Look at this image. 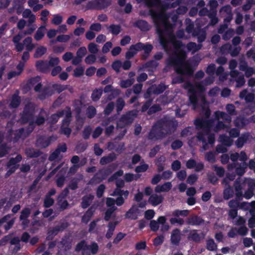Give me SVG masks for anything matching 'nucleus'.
I'll use <instances>...</instances> for the list:
<instances>
[{"label":"nucleus","instance_id":"1","mask_svg":"<svg viewBox=\"0 0 255 255\" xmlns=\"http://www.w3.org/2000/svg\"><path fill=\"white\" fill-rule=\"evenodd\" d=\"M149 13L154 23L161 45L166 53H169L172 48L168 39L169 34L172 33L171 24L168 21L166 14L163 12L151 9L149 10Z\"/></svg>","mask_w":255,"mask_h":255},{"label":"nucleus","instance_id":"2","mask_svg":"<svg viewBox=\"0 0 255 255\" xmlns=\"http://www.w3.org/2000/svg\"><path fill=\"white\" fill-rule=\"evenodd\" d=\"M186 58V54L183 50L179 53H174L166 59V67H173L178 74L191 76L194 71L190 64L185 62Z\"/></svg>","mask_w":255,"mask_h":255},{"label":"nucleus","instance_id":"3","mask_svg":"<svg viewBox=\"0 0 255 255\" xmlns=\"http://www.w3.org/2000/svg\"><path fill=\"white\" fill-rule=\"evenodd\" d=\"M214 124V120L213 119L206 120L198 118L194 121L196 128L202 129V131L201 132L204 134L205 137V135H208V143L210 144H213L215 142V135L211 133V128Z\"/></svg>","mask_w":255,"mask_h":255},{"label":"nucleus","instance_id":"4","mask_svg":"<svg viewBox=\"0 0 255 255\" xmlns=\"http://www.w3.org/2000/svg\"><path fill=\"white\" fill-rule=\"evenodd\" d=\"M99 247L97 243L93 242L88 245L84 240L81 241L76 246L75 251L76 252L81 251L82 255H96L98 253Z\"/></svg>","mask_w":255,"mask_h":255},{"label":"nucleus","instance_id":"5","mask_svg":"<svg viewBox=\"0 0 255 255\" xmlns=\"http://www.w3.org/2000/svg\"><path fill=\"white\" fill-rule=\"evenodd\" d=\"M157 125L162 128L166 135L171 134L176 130L178 123L174 119L164 118L157 121Z\"/></svg>","mask_w":255,"mask_h":255},{"label":"nucleus","instance_id":"6","mask_svg":"<svg viewBox=\"0 0 255 255\" xmlns=\"http://www.w3.org/2000/svg\"><path fill=\"white\" fill-rule=\"evenodd\" d=\"M111 3V0H91L87 2L85 9L86 10H104L110 6Z\"/></svg>","mask_w":255,"mask_h":255},{"label":"nucleus","instance_id":"7","mask_svg":"<svg viewBox=\"0 0 255 255\" xmlns=\"http://www.w3.org/2000/svg\"><path fill=\"white\" fill-rule=\"evenodd\" d=\"M137 116V112L135 110L128 111L126 114L122 115L117 121V127L123 128L126 126L132 123L134 118Z\"/></svg>","mask_w":255,"mask_h":255},{"label":"nucleus","instance_id":"8","mask_svg":"<svg viewBox=\"0 0 255 255\" xmlns=\"http://www.w3.org/2000/svg\"><path fill=\"white\" fill-rule=\"evenodd\" d=\"M35 113V107L31 103H28L24 107L20 118L22 124H26L33 118Z\"/></svg>","mask_w":255,"mask_h":255},{"label":"nucleus","instance_id":"9","mask_svg":"<svg viewBox=\"0 0 255 255\" xmlns=\"http://www.w3.org/2000/svg\"><path fill=\"white\" fill-rule=\"evenodd\" d=\"M69 226V224L67 222H62L59 225H57L51 229H49L47 232V235L46 237V240L51 241L54 237L58 235L59 232H62L64 231Z\"/></svg>","mask_w":255,"mask_h":255},{"label":"nucleus","instance_id":"10","mask_svg":"<svg viewBox=\"0 0 255 255\" xmlns=\"http://www.w3.org/2000/svg\"><path fill=\"white\" fill-rule=\"evenodd\" d=\"M166 136L162 128H159L157 122L152 126L148 133V138L150 140L161 139Z\"/></svg>","mask_w":255,"mask_h":255},{"label":"nucleus","instance_id":"11","mask_svg":"<svg viewBox=\"0 0 255 255\" xmlns=\"http://www.w3.org/2000/svg\"><path fill=\"white\" fill-rule=\"evenodd\" d=\"M51 141L52 136L47 137L44 135H40L37 138L35 145L41 148H45L51 144Z\"/></svg>","mask_w":255,"mask_h":255},{"label":"nucleus","instance_id":"12","mask_svg":"<svg viewBox=\"0 0 255 255\" xmlns=\"http://www.w3.org/2000/svg\"><path fill=\"white\" fill-rule=\"evenodd\" d=\"M35 68L37 71L42 73L46 74L50 71V67L47 60H39L36 61Z\"/></svg>","mask_w":255,"mask_h":255},{"label":"nucleus","instance_id":"13","mask_svg":"<svg viewBox=\"0 0 255 255\" xmlns=\"http://www.w3.org/2000/svg\"><path fill=\"white\" fill-rule=\"evenodd\" d=\"M205 236V235L203 232L201 233V234H198L197 230H193L189 233L188 239L189 240L198 243L204 239Z\"/></svg>","mask_w":255,"mask_h":255},{"label":"nucleus","instance_id":"14","mask_svg":"<svg viewBox=\"0 0 255 255\" xmlns=\"http://www.w3.org/2000/svg\"><path fill=\"white\" fill-rule=\"evenodd\" d=\"M140 44L137 43L130 46L129 49L126 53V58L127 59L132 58L138 51H141Z\"/></svg>","mask_w":255,"mask_h":255},{"label":"nucleus","instance_id":"15","mask_svg":"<svg viewBox=\"0 0 255 255\" xmlns=\"http://www.w3.org/2000/svg\"><path fill=\"white\" fill-rule=\"evenodd\" d=\"M181 241V232L179 229L173 230L171 234L170 241L172 245L178 246Z\"/></svg>","mask_w":255,"mask_h":255},{"label":"nucleus","instance_id":"16","mask_svg":"<svg viewBox=\"0 0 255 255\" xmlns=\"http://www.w3.org/2000/svg\"><path fill=\"white\" fill-rule=\"evenodd\" d=\"M164 198L161 195L153 194L150 196L148 202L153 206H156L161 204L163 201Z\"/></svg>","mask_w":255,"mask_h":255},{"label":"nucleus","instance_id":"17","mask_svg":"<svg viewBox=\"0 0 255 255\" xmlns=\"http://www.w3.org/2000/svg\"><path fill=\"white\" fill-rule=\"evenodd\" d=\"M214 116L215 119L217 120L222 119L226 123L230 124L231 122L232 118L231 115L224 112L217 111L214 113Z\"/></svg>","mask_w":255,"mask_h":255},{"label":"nucleus","instance_id":"18","mask_svg":"<svg viewBox=\"0 0 255 255\" xmlns=\"http://www.w3.org/2000/svg\"><path fill=\"white\" fill-rule=\"evenodd\" d=\"M117 165L115 163L109 165L106 168L100 169L99 170L103 178L105 179L110 175L113 171L116 168Z\"/></svg>","mask_w":255,"mask_h":255},{"label":"nucleus","instance_id":"19","mask_svg":"<svg viewBox=\"0 0 255 255\" xmlns=\"http://www.w3.org/2000/svg\"><path fill=\"white\" fill-rule=\"evenodd\" d=\"M27 136L26 135V131L25 132L24 128H21L15 130L12 137V141L14 143L17 142L21 137L25 138Z\"/></svg>","mask_w":255,"mask_h":255},{"label":"nucleus","instance_id":"20","mask_svg":"<svg viewBox=\"0 0 255 255\" xmlns=\"http://www.w3.org/2000/svg\"><path fill=\"white\" fill-rule=\"evenodd\" d=\"M95 211V209L93 206L90 207L82 217V222L87 224L90 221Z\"/></svg>","mask_w":255,"mask_h":255},{"label":"nucleus","instance_id":"21","mask_svg":"<svg viewBox=\"0 0 255 255\" xmlns=\"http://www.w3.org/2000/svg\"><path fill=\"white\" fill-rule=\"evenodd\" d=\"M140 44L141 51H144V54L142 56V59H146L149 56L153 49V46L151 44H144L141 42H138Z\"/></svg>","mask_w":255,"mask_h":255},{"label":"nucleus","instance_id":"22","mask_svg":"<svg viewBox=\"0 0 255 255\" xmlns=\"http://www.w3.org/2000/svg\"><path fill=\"white\" fill-rule=\"evenodd\" d=\"M25 153L28 158H37L42 154L39 149L34 148H27L25 150Z\"/></svg>","mask_w":255,"mask_h":255},{"label":"nucleus","instance_id":"23","mask_svg":"<svg viewBox=\"0 0 255 255\" xmlns=\"http://www.w3.org/2000/svg\"><path fill=\"white\" fill-rule=\"evenodd\" d=\"M204 222V220L198 216H195L189 218L187 219V223L192 226H199Z\"/></svg>","mask_w":255,"mask_h":255},{"label":"nucleus","instance_id":"24","mask_svg":"<svg viewBox=\"0 0 255 255\" xmlns=\"http://www.w3.org/2000/svg\"><path fill=\"white\" fill-rule=\"evenodd\" d=\"M120 94L121 90L120 89L117 88L115 89L113 88L111 92V94L108 95L106 98L104 97L102 102L103 104H105L107 102V101H112L119 96Z\"/></svg>","mask_w":255,"mask_h":255},{"label":"nucleus","instance_id":"25","mask_svg":"<svg viewBox=\"0 0 255 255\" xmlns=\"http://www.w3.org/2000/svg\"><path fill=\"white\" fill-rule=\"evenodd\" d=\"M72 121V112L71 108L67 106L66 107V116L62 121V125L63 126L69 127Z\"/></svg>","mask_w":255,"mask_h":255},{"label":"nucleus","instance_id":"26","mask_svg":"<svg viewBox=\"0 0 255 255\" xmlns=\"http://www.w3.org/2000/svg\"><path fill=\"white\" fill-rule=\"evenodd\" d=\"M250 135L248 133H243L236 141V145L238 148H241L247 142L249 138Z\"/></svg>","mask_w":255,"mask_h":255},{"label":"nucleus","instance_id":"27","mask_svg":"<svg viewBox=\"0 0 255 255\" xmlns=\"http://www.w3.org/2000/svg\"><path fill=\"white\" fill-rule=\"evenodd\" d=\"M234 187L236 192V199L237 200H242L243 198L242 186L240 182L236 181L234 182Z\"/></svg>","mask_w":255,"mask_h":255},{"label":"nucleus","instance_id":"28","mask_svg":"<svg viewBox=\"0 0 255 255\" xmlns=\"http://www.w3.org/2000/svg\"><path fill=\"white\" fill-rule=\"evenodd\" d=\"M168 39L170 41V45H171V43H172L174 48L176 49L181 48L184 46V45L181 41L175 40V36L173 33H171L169 34V38H168Z\"/></svg>","mask_w":255,"mask_h":255},{"label":"nucleus","instance_id":"29","mask_svg":"<svg viewBox=\"0 0 255 255\" xmlns=\"http://www.w3.org/2000/svg\"><path fill=\"white\" fill-rule=\"evenodd\" d=\"M134 26L137 27L142 31H145L149 30L148 23L146 21L144 20L139 19L137 20L134 23Z\"/></svg>","mask_w":255,"mask_h":255},{"label":"nucleus","instance_id":"30","mask_svg":"<svg viewBox=\"0 0 255 255\" xmlns=\"http://www.w3.org/2000/svg\"><path fill=\"white\" fill-rule=\"evenodd\" d=\"M3 139V134L0 132V157L5 156L8 153L6 144L5 143H2Z\"/></svg>","mask_w":255,"mask_h":255},{"label":"nucleus","instance_id":"31","mask_svg":"<svg viewBox=\"0 0 255 255\" xmlns=\"http://www.w3.org/2000/svg\"><path fill=\"white\" fill-rule=\"evenodd\" d=\"M21 99L18 94L14 93L11 97L9 106L11 108L16 109L20 104Z\"/></svg>","mask_w":255,"mask_h":255},{"label":"nucleus","instance_id":"32","mask_svg":"<svg viewBox=\"0 0 255 255\" xmlns=\"http://www.w3.org/2000/svg\"><path fill=\"white\" fill-rule=\"evenodd\" d=\"M167 88L168 86L166 85L164 83H160L152 88V92L154 94L159 95L163 93Z\"/></svg>","mask_w":255,"mask_h":255},{"label":"nucleus","instance_id":"33","mask_svg":"<svg viewBox=\"0 0 255 255\" xmlns=\"http://www.w3.org/2000/svg\"><path fill=\"white\" fill-rule=\"evenodd\" d=\"M255 187V184L253 182H250L248 184V189L247 190L244 194H243V197L246 199H251L254 195V191Z\"/></svg>","mask_w":255,"mask_h":255},{"label":"nucleus","instance_id":"34","mask_svg":"<svg viewBox=\"0 0 255 255\" xmlns=\"http://www.w3.org/2000/svg\"><path fill=\"white\" fill-rule=\"evenodd\" d=\"M23 44L25 46L26 50L28 51H32L35 47V44L32 43L31 37H27L23 40Z\"/></svg>","mask_w":255,"mask_h":255},{"label":"nucleus","instance_id":"35","mask_svg":"<svg viewBox=\"0 0 255 255\" xmlns=\"http://www.w3.org/2000/svg\"><path fill=\"white\" fill-rule=\"evenodd\" d=\"M219 141L226 146L229 147L233 144V140L230 136L226 134H221L219 136Z\"/></svg>","mask_w":255,"mask_h":255},{"label":"nucleus","instance_id":"36","mask_svg":"<svg viewBox=\"0 0 255 255\" xmlns=\"http://www.w3.org/2000/svg\"><path fill=\"white\" fill-rule=\"evenodd\" d=\"M94 198V196L91 194H90L88 196H84L82 198L81 203V207L83 209L88 208L90 206Z\"/></svg>","mask_w":255,"mask_h":255},{"label":"nucleus","instance_id":"37","mask_svg":"<svg viewBox=\"0 0 255 255\" xmlns=\"http://www.w3.org/2000/svg\"><path fill=\"white\" fill-rule=\"evenodd\" d=\"M116 158V154L114 153H112L109 154L108 156L102 157L100 159V163L102 165H105L113 161Z\"/></svg>","mask_w":255,"mask_h":255},{"label":"nucleus","instance_id":"38","mask_svg":"<svg viewBox=\"0 0 255 255\" xmlns=\"http://www.w3.org/2000/svg\"><path fill=\"white\" fill-rule=\"evenodd\" d=\"M22 160V156L20 154L17 155L15 157H11L9 159L7 163V167L13 166H18V163L20 162Z\"/></svg>","mask_w":255,"mask_h":255},{"label":"nucleus","instance_id":"39","mask_svg":"<svg viewBox=\"0 0 255 255\" xmlns=\"http://www.w3.org/2000/svg\"><path fill=\"white\" fill-rule=\"evenodd\" d=\"M234 194L233 188L228 185L223 191V197L225 200H228L233 197Z\"/></svg>","mask_w":255,"mask_h":255},{"label":"nucleus","instance_id":"40","mask_svg":"<svg viewBox=\"0 0 255 255\" xmlns=\"http://www.w3.org/2000/svg\"><path fill=\"white\" fill-rule=\"evenodd\" d=\"M104 178H103L101 173L98 171L96 174H94L93 177L90 180L89 184L95 185L101 182Z\"/></svg>","mask_w":255,"mask_h":255},{"label":"nucleus","instance_id":"41","mask_svg":"<svg viewBox=\"0 0 255 255\" xmlns=\"http://www.w3.org/2000/svg\"><path fill=\"white\" fill-rule=\"evenodd\" d=\"M107 29L114 35H118L122 31V28L120 24H112L108 27Z\"/></svg>","mask_w":255,"mask_h":255},{"label":"nucleus","instance_id":"42","mask_svg":"<svg viewBox=\"0 0 255 255\" xmlns=\"http://www.w3.org/2000/svg\"><path fill=\"white\" fill-rule=\"evenodd\" d=\"M103 93L102 88L96 89L93 91L91 94V99L94 102L98 101Z\"/></svg>","mask_w":255,"mask_h":255},{"label":"nucleus","instance_id":"43","mask_svg":"<svg viewBox=\"0 0 255 255\" xmlns=\"http://www.w3.org/2000/svg\"><path fill=\"white\" fill-rule=\"evenodd\" d=\"M47 52V48L44 46H40L38 47L35 51L33 54L34 58H39L41 57Z\"/></svg>","mask_w":255,"mask_h":255},{"label":"nucleus","instance_id":"44","mask_svg":"<svg viewBox=\"0 0 255 255\" xmlns=\"http://www.w3.org/2000/svg\"><path fill=\"white\" fill-rule=\"evenodd\" d=\"M248 167V164L246 162L239 163L236 168L235 172L239 176H242L245 173V170Z\"/></svg>","mask_w":255,"mask_h":255},{"label":"nucleus","instance_id":"45","mask_svg":"<svg viewBox=\"0 0 255 255\" xmlns=\"http://www.w3.org/2000/svg\"><path fill=\"white\" fill-rule=\"evenodd\" d=\"M196 137L199 141L202 142L203 145L202 148L203 150H207L209 148V146L208 143H207L206 141V138L204 137V134L201 132H198Z\"/></svg>","mask_w":255,"mask_h":255},{"label":"nucleus","instance_id":"46","mask_svg":"<svg viewBox=\"0 0 255 255\" xmlns=\"http://www.w3.org/2000/svg\"><path fill=\"white\" fill-rule=\"evenodd\" d=\"M125 102L124 100L121 98L119 97L117 99L116 101V111L118 114H119L120 112L123 110L124 107L125 106Z\"/></svg>","mask_w":255,"mask_h":255},{"label":"nucleus","instance_id":"47","mask_svg":"<svg viewBox=\"0 0 255 255\" xmlns=\"http://www.w3.org/2000/svg\"><path fill=\"white\" fill-rule=\"evenodd\" d=\"M138 211L137 207L135 205H132V207L127 212L126 214V217L127 218H131L135 219L136 218H133V216Z\"/></svg>","mask_w":255,"mask_h":255},{"label":"nucleus","instance_id":"48","mask_svg":"<svg viewBox=\"0 0 255 255\" xmlns=\"http://www.w3.org/2000/svg\"><path fill=\"white\" fill-rule=\"evenodd\" d=\"M158 65L159 63L155 60H150L145 63V67L149 68L148 71L153 72L154 70H156Z\"/></svg>","mask_w":255,"mask_h":255},{"label":"nucleus","instance_id":"49","mask_svg":"<svg viewBox=\"0 0 255 255\" xmlns=\"http://www.w3.org/2000/svg\"><path fill=\"white\" fill-rule=\"evenodd\" d=\"M206 248L208 251H215L217 249V245L213 239H210L207 240Z\"/></svg>","mask_w":255,"mask_h":255},{"label":"nucleus","instance_id":"50","mask_svg":"<svg viewBox=\"0 0 255 255\" xmlns=\"http://www.w3.org/2000/svg\"><path fill=\"white\" fill-rule=\"evenodd\" d=\"M45 29V26H41L38 28L36 33L34 35V38L36 41H39L44 36V30Z\"/></svg>","mask_w":255,"mask_h":255},{"label":"nucleus","instance_id":"51","mask_svg":"<svg viewBox=\"0 0 255 255\" xmlns=\"http://www.w3.org/2000/svg\"><path fill=\"white\" fill-rule=\"evenodd\" d=\"M189 213V211L188 210H180L179 209L175 210L172 212V216L175 217H179L180 216L187 217Z\"/></svg>","mask_w":255,"mask_h":255},{"label":"nucleus","instance_id":"52","mask_svg":"<svg viewBox=\"0 0 255 255\" xmlns=\"http://www.w3.org/2000/svg\"><path fill=\"white\" fill-rule=\"evenodd\" d=\"M134 82L133 79L123 80L120 81V85L122 88H127L130 87Z\"/></svg>","mask_w":255,"mask_h":255},{"label":"nucleus","instance_id":"53","mask_svg":"<svg viewBox=\"0 0 255 255\" xmlns=\"http://www.w3.org/2000/svg\"><path fill=\"white\" fill-rule=\"evenodd\" d=\"M205 159L209 162L214 163L216 161L215 152L213 151H210L205 153Z\"/></svg>","mask_w":255,"mask_h":255},{"label":"nucleus","instance_id":"54","mask_svg":"<svg viewBox=\"0 0 255 255\" xmlns=\"http://www.w3.org/2000/svg\"><path fill=\"white\" fill-rule=\"evenodd\" d=\"M31 214V209L29 208H23L19 216V220H23L26 218H28Z\"/></svg>","mask_w":255,"mask_h":255},{"label":"nucleus","instance_id":"55","mask_svg":"<svg viewBox=\"0 0 255 255\" xmlns=\"http://www.w3.org/2000/svg\"><path fill=\"white\" fill-rule=\"evenodd\" d=\"M96 112L97 111L96 108L94 107L91 106H89L87 108L86 115L88 118L92 119L96 115Z\"/></svg>","mask_w":255,"mask_h":255},{"label":"nucleus","instance_id":"56","mask_svg":"<svg viewBox=\"0 0 255 255\" xmlns=\"http://www.w3.org/2000/svg\"><path fill=\"white\" fill-rule=\"evenodd\" d=\"M53 89L58 93H60L67 89V85H61L60 84H54L52 85Z\"/></svg>","mask_w":255,"mask_h":255},{"label":"nucleus","instance_id":"57","mask_svg":"<svg viewBox=\"0 0 255 255\" xmlns=\"http://www.w3.org/2000/svg\"><path fill=\"white\" fill-rule=\"evenodd\" d=\"M186 47L189 51H192L193 52H195L200 49L197 44L193 42H189L187 43Z\"/></svg>","mask_w":255,"mask_h":255},{"label":"nucleus","instance_id":"58","mask_svg":"<svg viewBox=\"0 0 255 255\" xmlns=\"http://www.w3.org/2000/svg\"><path fill=\"white\" fill-rule=\"evenodd\" d=\"M63 21L62 16L59 14H54L51 20V23L56 25H60Z\"/></svg>","mask_w":255,"mask_h":255},{"label":"nucleus","instance_id":"59","mask_svg":"<svg viewBox=\"0 0 255 255\" xmlns=\"http://www.w3.org/2000/svg\"><path fill=\"white\" fill-rule=\"evenodd\" d=\"M117 210V207L109 208L105 214L104 219L106 221H109L113 213Z\"/></svg>","mask_w":255,"mask_h":255},{"label":"nucleus","instance_id":"60","mask_svg":"<svg viewBox=\"0 0 255 255\" xmlns=\"http://www.w3.org/2000/svg\"><path fill=\"white\" fill-rule=\"evenodd\" d=\"M234 30L233 29L230 28L228 29L222 35L223 39L225 41L229 40L234 35Z\"/></svg>","mask_w":255,"mask_h":255},{"label":"nucleus","instance_id":"61","mask_svg":"<svg viewBox=\"0 0 255 255\" xmlns=\"http://www.w3.org/2000/svg\"><path fill=\"white\" fill-rule=\"evenodd\" d=\"M105 189L106 186L104 184H101L98 187L96 191V195L98 198H101L103 197Z\"/></svg>","mask_w":255,"mask_h":255},{"label":"nucleus","instance_id":"62","mask_svg":"<svg viewBox=\"0 0 255 255\" xmlns=\"http://www.w3.org/2000/svg\"><path fill=\"white\" fill-rule=\"evenodd\" d=\"M115 107V104L113 102H111L108 104L104 109V113L106 115H109L113 111Z\"/></svg>","mask_w":255,"mask_h":255},{"label":"nucleus","instance_id":"63","mask_svg":"<svg viewBox=\"0 0 255 255\" xmlns=\"http://www.w3.org/2000/svg\"><path fill=\"white\" fill-rule=\"evenodd\" d=\"M228 113L231 116H234L237 114L235 106L232 104H227L226 107Z\"/></svg>","mask_w":255,"mask_h":255},{"label":"nucleus","instance_id":"64","mask_svg":"<svg viewBox=\"0 0 255 255\" xmlns=\"http://www.w3.org/2000/svg\"><path fill=\"white\" fill-rule=\"evenodd\" d=\"M183 146V142L179 139H176L173 141L171 144V147L173 150H177Z\"/></svg>","mask_w":255,"mask_h":255}]
</instances>
